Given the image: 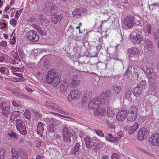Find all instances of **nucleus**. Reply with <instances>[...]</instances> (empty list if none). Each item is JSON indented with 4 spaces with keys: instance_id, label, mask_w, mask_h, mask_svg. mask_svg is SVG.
I'll use <instances>...</instances> for the list:
<instances>
[{
    "instance_id": "nucleus-1",
    "label": "nucleus",
    "mask_w": 159,
    "mask_h": 159,
    "mask_svg": "<svg viewBox=\"0 0 159 159\" xmlns=\"http://www.w3.org/2000/svg\"><path fill=\"white\" fill-rule=\"evenodd\" d=\"M61 76L57 74L56 70L52 69L49 70L46 75V81L47 83L50 84L52 82L56 85H58L60 82Z\"/></svg>"
},
{
    "instance_id": "nucleus-2",
    "label": "nucleus",
    "mask_w": 159,
    "mask_h": 159,
    "mask_svg": "<svg viewBox=\"0 0 159 159\" xmlns=\"http://www.w3.org/2000/svg\"><path fill=\"white\" fill-rule=\"evenodd\" d=\"M140 53L139 49L136 47L130 48L127 50V56L131 61L138 60L139 57Z\"/></svg>"
},
{
    "instance_id": "nucleus-3",
    "label": "nucleus",
    "mask_w": 159,
    "mask_h": 159,
    "mask_svg": "<svg viewBox=\"0 0 159 159\" xmlns=\"http://www.w3.org/2000/svg\"><path fill=\"white\" fill-rule=\"evenodd\" d=\"M123 134L121 131L117 133L116 134L112 135L110 133H108L105 136V138L106 140L111 143H117L123 136Z\"/></svg>"
},
{
    "instance_id": "nucleus-4",
    "label": "nucleus",
    "mask_w": 159,
    "mask_h": 159,
    "mask_svg": "<svg viewBox=\"0 0 159 159\" xmlns=\"http://www.w3.org/2000/svg\"><path fill=\"white\" fill-rule=\"evenodd\" d=\"M143 35L136 32H133L130 35L129 39L134 44H140L143 40Z\"/></svg>"
},
{
    "instance_id": "nucleus-5",
    "label": "nucleus",
    "mask_w": 159,
    "mask_h": 159,
    "mask_svg": "<svg viewBox=\"0 0 159 159\" xmlns=\"http://www.w3.org/2000/svg\"><path fill=\"white\" fill-rule=\"evenodd\" d=\"M84 140L87 148L89 150H92L94 151H97V146L98 144V143L93 142L92 138L89 136L85 137Z\"/></svg>"
},
{
    "instance_id": "nucleus-6",
    "label": "nucleus",
    "mask_w": 159,
    "mask_h": 159,
    "mask_svg": "<svg viewBox=\"0 0 159 159\" xmlns=\"http://www.w3.org/2000/svg\"><path fill=\"white\" fill-rule=\"evenodd\" d=\"M69 129L66 127H64L63 130V136L64 141L66 144L68 145L71 142L70 137L73 135V134L70 131V128Z\"/></svg>"
},
{
    "instance_id": "nucleus-7",
    "label": "nucleus",
    "mask_w": 159,
    "mask_h": 159,
    "mask_svg": "<svg viewBox=\"0 0 159 159\" xmlns=\"http://www.w3.org/2000/svg\"><path fill=\"white\" fill-rule=\"evenodd\" d=\"M54 7L52 2H49L44 4L43 10L47 15H50L53 14L54 12L53 11Z\"/></svg>"
},
{
    "instance_id": "nucleus-8",
    "label": "nucleus",
    "mask_w": 159,
    "mask_h": 159,
    "mask_svg": "<svg viewBox=\"0 0 159 159\" xmlns=\"http://www.w3.org/2000/svg\"><path fill=\"white\" fill-rule=\"evenodd\" d=\"M28 38L31 42H36L39 40V36L34 30H30L26 33Z\"/></svg>"
},
{
    "instance_id": "nucleus-9",
    "label": "nucleus",
    "mask_w": 159,
    "mask_h": 159,
    "mask_svg": "<svg viewBox=\"0 0 159 159\" xmlns=\"http://www.w3.org/2000/svg\"><path fill=\"white\" fill-rule=\"evenodd\" d=\"M127 110L124 107L122 108L117 112L116 118L118 121H123L126 118Z\"/></svg>"
},
{
    "instance_id": "nucleus-10",
    "label": "nucleus",
    "mask_w": 159,
    "mask_h": 159,
    "mask_svg": "<svg viewBox=\"0 0 159 159\" xmlns=\"http://www.w3.org/2000/svg\"><path fill=\"white\" fill-rule=\"evenodd\" d=\"M149 141L150 143L153 146H159V134L156 133L152 135L151 137L149 139Z\"/></svg>"
},
{
    "instance_id": "nucleus-11",
    "label": "nucleus",
    "mask_w": 159,
    "mask_h": 159,
    "mask_svg": "<svg viewBox=\"0 0 159 159\" xmlns=\"http://www.w3.org/2000/svg\"><path fill=\"white\" fill-rule=\"evenodd\" d=\"M0 108L2 111V114L5 116H7L10 112L9 105L5 101L2 102V104H0Z\"/></svg>"
},
{
    "instance_id": "nucleus-12",
    "label": "nucleus",
    "mask_w": 159,
    "mask_h": 159,
    "mask_svg": "<svg viewBox=\"0 0 159 159\" xmlns=\"http://www.w3.org/2000/svg\"><path fill=\"white\" fill-rule=\"evenodd\" d=\"M134 18L132 16H129L125 18L124 22L125 26L129 29L132 28L134 25Z\"/></svg>"
},
{
    "instance_id": "nucleus-13",
    "label": "nucleus",
    "mask_w": 159,
    "mask_h": 159,
    "mask_svg": "<svg viewBox=\"0 0 159 159\" xmlns=\"http://www.w3.org/2000/svg\"><path fill=\"white\" fill-rule=\"evenodd\" d=\"M146 74L149 80H154L156 79V74L152 68L149 67L147 69Z\"/></svg>"
},
{
    "instance_id": "nucleus-14",
    "label": "nucleus",
    "mask_w": 159,
    "mask_h": 159,
    "mask_svg": "<svg viewBox=\"0 0 159 159\" xmlns=\"http://www.w3.org/2000/svg\"><path fill=\"white\" fill-rule=\"evenodd\" d=\"M148 133V129L146 128L143 127L138 131L137 138L140 140H142L144 139V136Z\"/></svg>"
},
{
    "instance_id": "nucleus-15",
    "label": "nucleus",
    "mask_w": 159,
    "mask_h": 159,
    "mask_svg": "<svg viewBox=\"0 0 159 159\" xmlns=\"http://www.w3.org/2000/svg\"><path fill=\"white\" fill-rule=\"evenodd\" d=\"M111 96V93L109 90L106 92L103 91L100 94V98L102 99V101L103 102L105 101L109 102Z\"/></svg>"
},
{
    "instance_id": "nucleus-16",
    "label": "nucleus",
    "mask_w": 159,
    "mask_h": 159,
    "mask_svg": "<svg viewBox=\"0 0 159 159\" xmlns=\"http://www.w3.org/2000/svg\"><path fill=\"white\" fill-rule=\"evenodd\" d=\"M63 18V16L61 14H55L52 16L51 20L52 23L55 24H59Z\"/></svg>"
},
{
    "instance_id": "nucleus-17",
    "label": "nucleus",
    "mask_w": 159,
    "mask_h": 159,
    "mask_svg": "<svg viewBox=\"0 0 159 159\" xmlns=\"http://www.w3.org/2000/svg\"><path fill=\"white\" fill-rule=\"evenodd\" d=\"M139 126V125L137 122H135L134 125L131 127L126 126L125 127V129L126 130H129V133L130 134H132L135 132Z\"/></svg>"
},
{
    "instance_id": "nucleus-18",
    "label": "nucleus",
    "mask_w": 159,
    "mask_h": 159,
    "mask_svg": "<svg viewBox=\"0 0 159 159\" xmlns=\"http://www.w3.org/2000/svg\"><path fill=\"white\" fill-rule=\"evenodd\" d=\"M80 80L78 76L77 75H73L72 77L71 84L74 87H76L80 84Z\"/></svg>"
},
{
    "instance_id": "nucleus-19",
    "label": "nucleus",
    "mask_w": 159,
    "mask_h": 159,
    "mask_svg": "<svg viewBox=\"0 0 159 159\" xmlns=\"http://www.w3.org/2000/svg\"><path fill=\"white\" fill-rule=\"evenodd\" d=\"M37 19L38 21L42 25H44L48 24V20L44 15H40Z\"/></svg>"
},
{
    "instance_id": "nucleus-20",
    "label": "nucleus",
    "mask_w": 159,
    "mask_h": 159,
    "mask_svg": "<svg viewBox=\"0 0 159 159\" xmlns=\"http://www.w3.org/2000/svg\"><path fill=\"white\" fill-rule=\"evenodd\" d=\"M50 124L47 126V130L48 132L53 133L55 131V126L54 123L55 120L54 119H49Z\"/></svg>"
},
{
    "instance_id": "nucleus-21",
    "label": "nucleus",
    "mask_w": 159,
    "mask_h": 159,
    "mask_svg": "<svg viewBox=\"0 0 159 159\" xmlns=\"http://www.w3.org/2000/svg\"><path fill=\"white\" fill-rule=\"evenodd\" d=\"M93 114L96 116L100 115L104 116L106 114V111L104 109L101 107L98 108L94 110Z\"/></svg>"
},
{
    "instance_id": "nucleus-22",
    "label": "nucleus",
    "mask_w": 159,
    "mask_h": 159,
    "mask_svg": "<svg viewBox=\"0 0 159 159\" xmlns=\"http://www.w3.org/2000/svg\"><path fill=\"white\" fill-rule=\"evenodd\" d=\"M71 94V98L74 100H76L80 96L81 93L77 89H74L70 92Z\"/></svg>"
},
{
    "instance_id": "nucleus-23",
    "label": "nucleus",
    "mask_w": 159,
    "mask_h": 159,
    "mask_svg": "<svg viewBox=\"0 0 159 159\" xmlns=\"http://www.w3.org/2000/svg\"><path fill=\"white\" fill-rule=\"evenodd\" d=\"M46 106L47 107L55 110L56 111L60 110V107L56 105V104L53 102L48 103L46 102Z\"/></svg>"
},
{
    "instance_id": "nucleus-24",
    "label": "nucleus",
    "mask_w": 159,
    "mask_h": 159,
    "mask_svg": "<svg viewBox=\"0 0 159 159\" xmlns=\"http://www.w3.org/2000/svg\"><path fill=\"white\" fill-rule=\"evenodd\" d=\"M17 129L18 130L20 133L23 135H25L27 134V126L24 125H23L19 127H16Z\"/></svg>"
},
{
    "instance_id": "nucleus-25",
    "label": "nucleus",
    "mask_w": 159,
    "mask_h": 159,
    "mask_svg": "<svg viewBox=\"0 0 159 159\" xmlns=\"http://www.w3.org/2000/svg\"><path fill=\"white\" fill-rule=\"evenodd\" d=\"M143 91L142 89H140L137 86L134 88L133 90V92L134 95L136 97H138L140 95L142 94V91Z\"/></svg>"
},
{
    "instance_id": "nucleus-26",
    "label": "nucleus",
    "mask_w": 159,
    "mask_h": 159,
    "mask_svg": "<svg viewBox=\"0 0 159 159\" xmlns=\"http://www.w3.org/2000/svg\"><path fill=\"white\" fill-rule=\"evenodd\" d=\"M81 147L79 143H76L74 147L71 149V152L74 155L78 154L79 153L80 147Z\"/></svg>"
},
{
    "instance_id": "nucleus-27",
    "label": "nucleus",
    "mask_w": 159,
    "mask_h": 159,
    "mask_svg": "<svg viewBox=\"0 0 159 159\" xmlns=\"http://www.w3.org/2000/svg\"><path fill=\"white\" fill-rule=\"evenodd\" d=\"M145 43L146 44V47L147 48L152 49L154 48L153 43L150 39L145 38Z\"/></svg>"
},
{
    "instance_id": "nucleus-28",
    "label": "nucleus",
    "mask_w": 159,
    "mask_h": 159,
    "mask_svg": "<svg viewBox=\"0 0 159 159\" xmlns=\"http://www.w3.org/2000/svg\"><path fill=\"white\" fill-rule=\"evenodd\" d=\"M99 42L97 46H96V48L97 51H99L101 49H103L104 47L105 44L103 43V37L100 38L99 39Z\"/></svg>"
},
{
    "instance_id": "nucleus-29",
    "label": "nucleus",
    "mask_w": 159,
    "mask_h": 159,
    "mask_svg": "<svg viewBox=\"0 0 159 159\" xmlns=\"http://www.w3.org/2000/svg\"><path fill=\"white\" fill-rule=\"evenodd\" d=\"M137 115L131 114L127 112L126 115V118L128 120L131 122L134 121L136 118Z\"/></svg>"
},
{
    "instance_id": "nucleus-30",
    "label": "nucleus",
    "mask_w": 159,
    "mask_h": 159,
    "mask_svg": "<svg viewBox=\"0 0 159 159\" xmlns=\"http://www.w3.org/2000/svg\"><path fill=\"white\" fill-rule=\"evenodd\" d=\"M136 70L134 68L131 66H129L126 72L124 74V76H125L129 74L131 75L134 74H136Z\"/></svg>"
},
{
    "instance_id": "nucleus-31",
    "label": "nucleus",
    "mask_w": 159,
    "mask_h": 159,
    "mask_svg": "<svg viewBox=\"0 0 159 159\" xmlns=\"http://www.w3.org/2000/svg\"><path fill=\"white\" fill-rule=\"evenodd\" d=\"M138 109L136 106L135 105H132L131 107L129 109L128 112L131 114H134V115H137Z\"/></svg>"
},
{
    "instance_id": "nucleus-32",
    "label": "nucleus",
    "mask_w": 159,
    "mask_h": 159,
    "mask_svg": "<svg viewBox=\"0 0 159 159\" xmlns=\"http://www.w3.org/2000/svg\"><path fill=\"white\" fill-rule=\"evenodd\" d=\"M146 85V82L145 81L142 80L140 82L137 83V86L143 90L145 89Z\"/></svg>"
},
{
    "instance_id": "nucleus-33",
    "label": "nucleus",
    "mask_w": 159,
    "mask_h": 159,
    "mask_svg": "<svg viewBox=\"0 0 159 159\" xmlns=\"http://www.w3.org/2000/svg\"><path fill=\"white\" fill-rule=\"evenodd\" d=\"M35 29L38 32L42 35H45L46 34V32L44 28H42L39 26H36Z\"/></svg>"
},
{
    "instance_id": "nucleus-34",
    "label": "nucleus",
    "mask_w": 159,
    "mask_h": 159,
    "mask_svg": "<svg viewBox=\"0 0 159 159\" xmlns=\"http://www.w3.org/2000/svg\"><path fill=\"white\" fill-rule=\"evenodd\" d=\"M86 65L85 63L83 62H79V67L80 70H81L82 72H83L85 73H86L85 70H86Z\"/></svg>"
},
{
    "instance_id": "nucleus-35",
    "label": "nucleus",
    "mask_w": 159,
    "mask_h": 159,
    "mask_svg": "<svg viewBox=\"0 0 159 159\" xmlns=\"http://www.w3.org/2000/svg\"><path fill=\"white\" fill-rule=\"evenodd\" d=\"M11 70H12V73H16V72H22L24 71L23 69L19 67H12L11 68Z\"/></svg>"
},
{
    "instance_id": "nucleus-36",
    "label": "nucleus",
    "mask_w": 159,
    "mask_h": 159,
    "mask_svg": "<svg viewBox=\"0 0 159 159\" xmlns=\"http://www.w3.org/2000/svg\"><path fill=\"white\" fill-rule=\"evenodd\" d=\"M81 9L82 8H77L74 11L72 12V15L74 16H75L79 15L81 16Z\"/></svg>"
},
{
    "instance_id": "nucleus-37",
    "label": "nucleus",
    "mask_w": 159,
    "mask_h": 159,
    "mask_svg": "<svg viewBox=\"0 0 159 159\" xmlns=\"http://www.w3.org/2000/svg\"><path fill=\"white\" fill-rule=\"evenodd\" d=\"M37 130L38 132H42L44 130L43 124L41 122H39L38 123Z\"/></svg>"
},
{
    "instance_id": "nucleus-38",
    "label": "nucleus",
    "mask_w": 159,
    "mask_h": 159,
    "mask_svg": "<svg viewBox=\"0 0 159 159\" xmlns=\"http://www.w3.org/2000/svg\"><path fill=\"white\" fill-rule=\"evenodd\" d=\"M115 113L112 108L107 107V114L109 116H112L114 115Z\"/></svg>"
},
{
    "instance_id": "nucleus-39",
    "label": "nucleus",
    "mask_w": 159,
    "mask_h": 159,
    "mask_svg": "<svg viewBox=\"0 0 159 159\" xmlns=\"http://www.w3.org/2000/svg\"><path fill=\"white\" fill-rule=\"evenodd\" d=\"M5 150L2 148H0V159H3L5 155Z\"/></svg>"
},
{
    "instance_id": "nucleus-40",
    "label": "nucleus",
    "mask_w": 159,
    "mask_h": 159,
    "mask_svg": "<svg viewBox=\"0 0 159 159\" xmlns=\"http://www.w3.org/2000/svg\"><path fill=\"white\" fill-rule=\"evenodd\" d=\"M94 131L100 137H103L105 136L104 134L103 133V131L99 129H95Z\"/></svg>"
},
{
    "instance_id": "nucleus-41",
    "label": "nucleus",
    "mask_w": 159,
    "mask_h": 159,
    "mask_svg": "<svg viewBox=\"0 0 159 159\" xmlns=\"http://www.w3.org/2000/svg\"><path fill=\"white\" fill-rule=\"evenodd\" d=\"M11 151L12 152V159H16L18 156L17 152L14 148L11 149Z\"/></svg>"
},
{
    "instance_id": "nucleus-42",
    "label": "nucleus",
    "mask_w": 159,
    "mask_h": 159,
    "mask_svg": "<svg viewBox=\"0 0 159 159\" xmlns=\"http://www.w3.org/2000/svg\"><path fill=\"white\" fill-rule=\"evenodd\" d=\"M93 99L94 100H93V102H94V104H95L96 106H100L102 104V102L101 101L99 100L98 98L97 97Z\"/></svg>"
},
{
    "instance_id": "nucleus-43",
    "label": "nucleus",
    "mask_w": 159,
    "mask_h": 159,
    "mask_svg": "<svg viewBox=\"0 0 159 159\" xmlns=\"http://www.w3.org/2000/svg\"><path fill=\"white\" fill-rule=\"evenodd\" d=\"M147 32H146V34L149 36L151 34V30L152 27L150 25H147Z\"/></svg>"
},
{
    "instance_id": "nucleus-44",
    "label": "nucleus",
    "mask_w": 159,
    "mask_h": 159,
    "mask_svg": "<svg viewBox=\"0 0 159 159\" xmlns=\"http://www.w3.org/2000/svg\"><path fill=\"white\" fill-rule=\"evenodd\" d=\"M16 127H19L23 125L24 123L22 121V120L21 119H16Z\"/></svg>"
},
{
    "instance_id": "nucleus-45",
    "label": "nucleus",
    "mask_w": 159,
    "mask_h": 159,
    "mask_svg": "<svg viewBox=\"0 0 159 159\" xmlns=\"http://www.w3.org/2000/svg\"><path fill=\"white\" fill-rule=\"evenodd\" d=\"M131 91L130 90H128L126 91V93L125 95V98L128 99H129L131 98Z\"/></svg>"
},
{
    "instance_id": "nucleus-46",
    "label": "nucleus",
    "mask_w": 159,
    "mask_h": 159,
    "mask_svg": "<svg viewBox=\"0 0 159 159\" xmlns=\"http://www.w3.org/2000/svg\"><path fill=\"white\" fill-rule=\"evenodd\" d=\"M11 102L12 105L16 107H20L21 106L20 102L18 101H16L15 100H12L11 101Z\"/></svg>"
},
{
    "instance_id": "nucleus-47",
    "label": "nucleus",
    "mask_w": 159,
    "mask_h": 159,
    "mask_svg": "<svg viewBox=\"0 0 159 159\" xmlns=\"http://www.w3.org/2000/svg\"><path fill=\"white\" fill-rule=\"evenodd\" d=\"M18 52L21 58H23L25 57V54L22 48H20L18 49Z\"/></svg>"
},
{
    "instance_id": "nucleus-48",
    "label": "nucleus",
    "mask_w": 159,
    "mask_h": 159,
    "mask_svg": "<svg viewBox=\"0 0 159 159\" xmlns=\"http://www.w3.org/2000/svg\"><path fill=\"white\" fill-rule=\"evenodd\" d=\"M13 56L14 59H15L16 61H20L21 60L20 58L19 57L18 55V52H16L14 53L13 54Z\"/></svg>"
},
{
    "instance_id": "nucleus-49",
    "label": "nucleus",
    "mask_w": 159,
    "mask_h": 159,
    "mask_svg": "<svg viewBox=\"0 0 159 159\" xmlns=\"http://www.w3.org/2000/svg\"><path fill=\"white\" fill-rule=\"evenodd\" d=\"M8 135L11 138H14L15 139H16L18 138L17 135L16 134V133L12 131L10 133H8Z\"/></svg>"
},
{
    "instance_id": "nucleus-50",
    "label": "nucleus",
    "mask_w": 159,
    "mask_h": 159,
    "mask_svg": "<svg viewBox=\"0 0 159 159\" xmlns=\"http://www.w3.org/2000/svg\"><path fill=\"white\" fill-rule=\"evenodd\" d=\"M94 100L93 99L91 100L88 105L90 109H92L93 108L95 107H96L95 104H94V102H93Z\"/></svg>"
},
{
    "instance_id": "nucleus-51",
    "label": "nucleus",
    "mask_w": 159,
    "mask_h": 159,
    "mask_svg": "<svg viewBox=\"0 0 159 159\" xmlns=\"http://www.w3.org/2000/svg\"><path fill=\"white\" fill-rule=\"evenodd\" d=\"M24 115L25 117L27 119H29L31 118V114L29 111H25L24 113Z\"/></svg>"
},
{
    "instance_id": "nucleus-52",
    "label": "nucleus",
    "mask_w": 159,
    "mask_h": 159,
    "mask_svg": "<svg viewBox=\"0 0 159 159\" xmlns=\"http://www.w3.org/2000/svg\"><path fill=\"white\" fill-rule=\"evenodd\" d=\"M27 66L29 68H30L32 69H33L35 67V63H28L27 64Z\"/></svg>"
},
{
    "instance_id": "nucleus-53",
    "label": "nucleus",
    "mask_w": 159,
    "mask_h": 159,
    "mask_svg": "<svg viewBox=\"0 0 159 159\" xmlns=\"http://www.w3.org/2000/svg\"><path fill=\"white\" fill-rule=\"evenodd\" d=\"M90 100L88 98L87 95L84 96L82 99V102L81 103L82 104H84L86 102L89 100Z\"/></svg>"
},
{
    "instance_id": "nucleus-54",
    "label": "nucleus",
    "mask_w": 159,
    "mask_h": 159,
    "mask_svg": "<svg viewBox=\"0 0 159 159\" xmlns=\"http://www.w3.org/2000/svg\"><path fill=\"white\" fill-rule=\"evenodd\" d=\"M10 24L13 27H15L16 25L17 21L15 19H13L10 21Z\"/></svg>"
},
{
    "instance_id": "nucleus-55",
    "label": "nucleus",
    "mask_w": 159,
    "mask_h": 159,
    "mask_svg": "<svg viewBox=\"0 0 159 159\" xmlns=\"http://www.w3.org/2000/svg\"><path fill=\"white\" fill-rule=\"evenodd\" d=\"M8 69L7 68L4 67H1L0 68V72L2 74H7L6 73V71H8Z\"/></svg>"
},
{
    "instance_id": "nucleus-56",
    "label": "nucleus",
    "mask_w": 159,
    "mask_h": 159,
    "mask_svg": "<svg viewBox=\"0 0 159 159\" xmlns=\"http://www.w3.org/2000/svg\"><path fill=\"white\" fill-rule=\"evenodd\" d=\"M20 112L19 111H15L12 112L11 113L13 116H14L15 117H17L19 116L20 115Z\"/></svg>"
},
{
    "instance_id": "nucleus-57",
    "label": "nucleus",
    "mask_w": 159,
    "mask_h": 159,
    "mask_svg": "<svg viewBox=\"0 0 159 159\" xmlns=\"http://www.w3.org/2000/svg\"><path fill=\"white\" fill-rule=\"evenodd\" d=\"M24 78L22 77V78H13V79L11 80L15 82L22 81L24 80Z\"/></svg>"
},
{
    "instance_id": "nucleus-58",
    "label": "nucleus",
    "mask_w": 159,
    "mask_h": 159,
    "mask_svg": "<svg viewBox=\"0 0 159 159\" xmlns=\"http://www.w3.org/2000/svg\"><path fill=\"white\" fill-rule=\"evenodd\" d=\"M10 43L12 45H14L16 42V37L15 36H13L12 37V38H10Z\"/></svg>"
},
{
    "instance_id": "nucleus-59",
    "label": "nucleus",
    "mask_w": 159,
    "mask_h": 159,
    "mask_svg": "<svg viewBox=\"0 0 159 159\" xmlns=\"http://www.w3.org/2000/svg\"><path fill=\"white\" fill-rule=\"evenodd\" d=\"M118 155L116 153H114L111 156V159H119Z\"/></svg>"
},
{
    "instance_id": "nucleus-60",
    "label": "nucleus",
    "mask_w": 159,
    "mask_h": 159,
    "mask_svg": "<svg viewBox=\"0 0 159 159\" xmlns=\"http://www.w3.org/2000/svg\"><path fill=\"white\" fill-rule=\"evenodd\" d=\"M0 46L3 47H7V42L6 41H2L0 43Z\"/></svg>"
},
{
    "instance_id": "nucleus-61",
    "label": "nucleus",
    "mask_w": 159,
    "mask_h": 159,
    "mask_svg": "<svg viewBox=\"0 0 159 159\" xmlns=\"http://www.w3.org/2000/svg\"><path fill=\"white\" fill-rule=\"evenodd\" d=\"M122 96V94H114L113 95L114 98L116 100L119 99L120 98H121Z\"/></svg>"
},
{
    "instance_id": "nucleus-62",
    "label": "nucleus",
    "mask_w": 159,
    "mask_h": 159,
    "mask_svg": "<svg viewBox=\"0 0 159 159\" xmlns=\"http://www.w3.org/2000/svg\"><path fill=\"white\" fill-rule=\"evenodd\" d=\"M159 7V3H154L150 5L149 8H150L151 7H152V10L154 7Z\"/></svg>"
},
{
    "instance_id": "nucleus-63",
    "label": "nucleus",
    "mask_w": 159,
    "mask_h": 159,
    "mask_svg": "<svg viewBox=\"0 0 159 159\" xmlns=\"http://www.w3.org/2000/svg\"><path fill=\"white\" fill-rule=\"evenodd\" d=\"M92 92L90 91V92H88V93H87L85 95H87L88 96V98L89 99H91V98L92 97Z\"/></svg>"
},
{
    "instance_id": "nucleus-64",
    "label": "nucleus",
    "mask_w": 159,
    "mask_h": 159,
    "mask_svg": "<svg viewBox=\"0 0 159 159\" xmlns=\"http://www.w3.org/2000/svg\"><path fill=\"white\" fill-rule=\"evenodd\" d=\"M154 38L156 39H157L159 38V34L158 32L155 33L154 35Z\"/></svg>"
}]
</instances>
